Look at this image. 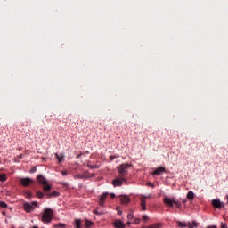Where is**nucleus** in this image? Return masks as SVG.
I'll list each match as a JSON object with an SVG mask.
<instances>
[{
    "instance_id": "obj_1",
    "label": "nucleus",
    "mask_w": 228,
    "mask_h": 228,
    "mask_svg": "<svg viewBox=\"0 0 228 228\" xmlns=\"http://www.w3.org/2000/svg\"><path fill=\"white\" fill-rule=\"evenodd\" d=\"M53 218H54V211H53L52 208H46L41 216V222H43V224H51Z\"/></svg>"
},
{
    "instance_id": "obj_2",
    "label": "nucleus",
    "mask_w": 228,
    "mask_h": 228,
    "mask_svg": "<svg viewBox=\"0 0 228 228\" xmlns=\"http://www.w3.org/2000/svg\"><path fill=\"white\" fill-rule=\"evenodd\" d=\"M37 179L39 184L43 185V190L45 192L51 191V190H53V187H51V185H49V183H47V179L45 178V176L38 175L37 176Z\"/></svg>"
},
{
    "instance_id": "obj_3",
    "label": "nucleus",
    "mask_w": 228,
    "mask_h": 228,
    "mask_svg": "<svg viewBox=\"0 0 228 228\" xmlns=\"http://www.w3.org/2000/svg\"><path fill=\"white\" fill-rule=\"evenodd\" d=\"M131 165L129 164H121L120 166L118 167V174L120 175V177L126 178L127 175V170H129V167Z\"/></svg>"
},
{
    "instance_id": "obj_4",
    "label": "nucleus",
    "mask_w": 228,
    "mask_h": 228,
    "mask_svg": "<svg viewBox=\"0 0 228 228\" xmlns=\"http://www.w3.org/2000/svg\"><path fill=\"white\" fill-rule=\"evenodd\" d=\"M35 206H38V202L34 201L32 203H25L24 204V210L27 213H31V211H33V209H35Z\"/></svg>"
},
{
    "instance_id": "obj_5",
    "label": "nucleus",
    "mask_w": 228,
    "mask_h": 228,
    "mask_svg": "<svg viewBox=\"0 0 228 228\" xmlns=\"http://www.w3.org/2000/svg\"><path fill=\"white\" fill-rule=\"evenodd\" d=\"M126 181V178L120 176L119 178L113 180L112 184L113 186H122V184H124Z\"/></svg>"
},
{
    "instance_id": "obj_6",
    "label": "nucleus",
    "mask_w": 228,
    "mask_h": 228,
    "mask_svg": "<svg viewBox=\"0 0 228 228\" xmlns=\"http://www.w3.org/2000/svg\"><path fill=\"white\" fill-rule=\"evenodd\" d=\"M20 184H22V186L28 187L29 186V184H31V183H33V179L29 178V177H26V178H21L20 180Z\"/></svg>"
},
{
    "instance_id": "obj_7",
    "label": "nucleus",
    "mask_w": 228,
    "mask_h": 228,
    "mask_svg": "<svg viewBox=\"0 0 228 228\" xmlns=\"http://www.w3.org/2000/svg\"><path fill=\"white\" fill-rule=\"evenodd\" d=\"M212 205L214 208H216L217 209H222V208H224V203H222L220 200H213Z\"/></svg>"
},
{
    "instance_id": "obj_8",
    "label": "nucleus",
    "mask_w": 228,
    "mask_h": 228,
    "mask_svg": "<svg viewBox=\"0 0 228 228\" xmlns=\"http://www.w3.org/2000/svg\"><path fill=\"white\" fill-rule=\"evenodd\" d=\"M165 172H167V169L163 167H159L153 171L152 175H161V174Z\"/></svg>"
},
{
    "instance_id": "obj_9",
    "label": "nucleus",
    "mask_w": 228,
    "mask_h": 228,
    "mask_svg": "<svg viewBox=\"0 0 228 228\" xmlns=\"http://www.w3.org/2000/svg\"><path fill=\"white\" fill-rule=\"evenodd\" d=\"M174 202H175V200L168 197L164 198V204H166L168 208H174Z\"/></svg>"
},
{
    "instance_id": "obj_10",
    "label": "nucleus",
    "mask_w": 228,
    "mask_h": 228,
    "mask_svg": "<svg viewBox=\"0 0 228 228\" xmlns=\"http://www.w3.org/2000/svg\"><path fill=\"white\" fill-rule=\"evenodd\" d=\"M90 177H94V174L85 173L84 175H77L75 179H90Z\"/></svg>"
},
{
    "instance_id": "obj_11",
    "label": "nucleus",
    "mask_w": 228,
    "mask_h": 228,
    "mask_svg": "<svg viewBox=\"0 0 228 228\" xmlns=\"http://www.w3.org/2000/svg\"><path fill=\"white\" fill-rule=\"evenodd\" d=\"M115 228H126V224L120 220H115L113 223Z\"/></svg>"
},
{
    "instance_id": "obj_12",
    "label": "nucleus",
    "mask_w": 228,
    "mask_h": 228,
    "mask_svg": "<svg viewBox=\"0 0 228 228\" xmlns=\"http://www.w3.org/2000/svg\"><path fill=\"white\" fill-rule=\"evenodd\" d=\"M47 199H53V197H60V192L53 191L52 193L49 191L45 192Z\"/></svg>"
},
{
    "instance_id": "obj_13",
    "label": "nucleus",
    "mask_w": 228,
    "mask_h": 228,
    "mask_svg": "<svg viewBox=\"0 0 228 228\" xmlns=\"http://www.w3.org/2000/svg\"><path fill=\"white\" fill-rule=\"evenodd\" d=\"M107 197H108V192L103 193V194L100 197V206H104V202H106Z\"/></svg>"
},
{
    "instance_id": "obj_14",
    "label": "nucleus",
    "mask_w": 228,
    "mask_h": 228,
    "mask_svg": "<svg viewBox=\"0 0 228 228\" xmlns=\"http://www.w3.org/2000/svg\"><path fill=\"white\" fill-rule=\"evenodd\" d=\"M121 204H129L131 201V199H129V196H121Z\"/></svg>"
},
{
    "instance_id": "obj_15",
    "label": "nucleus",
    "mask_w": 228,
    "mask_h": 228,
    "mask_svg": "<svg viewBox=\"0 0 228 228\" xmlns=\"http://www.w3.org/2000/svg\"><path fill=\"white\" fill-rule=\"evenodd\" d=\"M55 157L58 159L59 163H61L65 159V156L61 153H60V154L55 153Z\"/></svg>"
},
{
    "instance_id": "obj_16",
    "label": "nucleus",
    "mask_w": 228,
    "mask_h": 228,
    "mask_svg": "<svg viewBox=\"0 0 228 228\" xmlns=\"http://www.w3.org/2000/svg\"><path fill=\"white\" fill-rule=\"evenodd\" d=\"M141 208L142 211H147V205L145 203V199L141 198Z\"/></svg>"
},
{
    "instance_id": "obj_17",
    "label": "nucleus",
    "mask_w": 228,
    "mask_h": 228,
    "mask_svg": "<svg viewBox=\"0 0 228 228\" xmlns=\"http://www.w3.org/2000/svg\"><path fill=\"white\" fill-rule=\"evenodd\" d=\"M195 198V194L193 193V191H190L188 193H187V199L189 200H193V199Z\"/></svg>"
},
{
    "instance_id": "obj_18",
    "label": "nucleus",
    "mask_w": 228,
    "mask_h": 228,
    "mask_svg": "<svg viewBox=\"0 0 228 228\" xmlns=\"http://www.w3.org/2000/svg\"><path fill=\"white\" fill-rule=\"evenodd\" d=\"M177 225L178 227H181V228L188 227V224L186 222L178 221Z\"/></svg>"
},
{
    "instance_id": "obj_19",
    "label": "nucleus",
    "mask_w": 228,
    "mask_h": 228,
    "mask_svg": "<svg viewBox=\"0 0 228 228\" xmlns=\"http://www.w3.org/2000/svg\"><path fill=\"white\" fill-rule=\"evenodd\" d=\"M159 227H161L160 224H154L149 226H142V228H159Z\"/></svg>"
},
{
    "instance_id": "obj_20",
    "label": "nucleus",
    "mask_w": 228,
    "mask_h": 228,
    "mask_svg": "<svg viewBox=\"0 0 228 228\" xmlns=\"http://www.w3.org/2000/svg\"><path fill=\"white\" fill-rule=\"evenodd\" d=\"M198 225H199V223L196 221H193L192 224H191V223H188V228L198 227Z\"/></svg>"
},
{
    "instance_id": "obj_21",
    "label": "nucleus",
    "mask_w": 228,
    "mask_h": 228,
    "mask_svg": "<svg viewBox=\"0 0 228 228\" xmlns=\"http://www.w3.org/2000/svg\"><path fill=\"white\" fill-rule=\"evenodd\" d=\"M54 228H65L67 227V224H63V223H59L58 224H53Z\"/></svg>"
},
{
    "instance_id": "obj_22",
    "label": "nucleus",
    "mask_w": 228,
    "mask_h": 228,
    "mask_svg": "<svg viewBox=\"0 0 228 228\" xmlns=\"http://www.w3.org/2000/svg\"><path fill=\"white\" fill-rule=\"evenodd\" d=\"M75 228H81V221L79 219L75 220Z\"/></svg>"
},
{
    "instance_id": "obj_23",
    "label": "nucleus",
    "mask_w": 228,
    "mask_h": 228,
    "mask_svg": "<svg viewBox=\"0 0 228 228\" xmlns=\"http://www.w3.org/2000/svg\"><path fill=\"white\" fill-rule=\"evenodd\" d=\"M93 224H94V222L88 219L86 220V223H85L86 227H92Z\"/></svg>"
},
{
    "instance_id": "obj_24",
    "label": "nucleus",
    "mask_w": 228,
    "mask_h": 228,
    "mask_svg": "<svg viewBox=\"0 0 228 228\" xmlns=\"http://www.w3.org/2000/svg\"><path fill=\"white\" fill-rule=\"evenodd\" d=\"M7 177H6V174H2L0 175V181L2 183H4V181H6Z\"/></svg>"
},
{
    "instance_id": "obj_25",
    "label": "nucleus",
    "mask_w": 228,
    "mask_h": 228,
    "mask_svg": "<svg viewBox=\"0 0 228 228\" xmlns=\"http://www.w3.org/2000/svg\"><path fill=\"white\" fill-rule=\"evenodd\" d=\"M37 197L38 199H44V192L40 191H37Z\"/></svg>"
},
{
    "instance_id": "obj_26",
    "label": "nucleus",
    "mask_w": 228,
    "mask_h": 228,
    "mask_svg": "<svg viewBox=\"0 0 228 228\" xmlns=\"http://www.w3.org/2000/svg\"><path fill=\"white\" fill-rule=\"evenodd\" d=\"M0 208H8V204L4 201H0Z\"/></svg>"
},
{
    "instance_id": "obj_27",
    "label": "nucleus",
    "mask_w": 228,
    "mask_h": 228,
    "mask_svg": "<svg viewBox=\"0 0 228 228\" xmlns=\"http://www.w3.org/2000/svg\"><path fill=\"white\" fill-rule=\"evenodd\" d=\"M127 218H128V220H133V218H134V216L133 215V213H129L127 215Z\"/></svg>"
},
{
    "instance_id": "obj_28",
    "label": "nucleus",
    "mask_w": 228,
    "mask_h": 228,
    "mask_svg": "<svg viewBox=\"0 0 228 228\" xmlns=\"http://www.w3.org/2000/svg\"><path fill=\"white\" fill-rule=\"evenodd\" d=\"M22 158H24V155L20 154V156L17 157L16 161L19 163V161H20Z\"/></svg>"
},
{
    "instance_id": "obj_29",
    "label": "nucleus",
    "mask_w": 228,
    "mask_h": 228,
    "mask_svg": "<svg viewBox=\"0 0 228 228\" xmlns=\"http://www.w3.org/2000/svg\"><path fill=\"white\" fill-rule=\"evenodd\" d=\"M174 204H175V206L177 207V208H181V202L180 201H178V200H175L174 201Z\"/></svg>"
},
{
    "instance_id": "obj_30",
    "label": "nucleus",
    "mask_w": 228,
    "mask_h": 228,
    "mask_svg": "<svg viewBox=\"0 0 228 228\" xmlns=\"http://www.w3.org/2000/svg\"><path fill=\"white\" fill-rule=\"evenodd\" d=\"M140 222H141V219L140 218H136V219H134V224H135V225H138L140 224Z\"/></svg>"
},
{
    "instance_id": "obj_31",
    "label": "nucleus",
    "mask_w": 228,
    "mask_h": 228,
    "mask_svg": "<svg viewBox=\"0 0 228 228\" xmlns=\"http://www.w3.org/2000/svg\"><path fill=\"white\" fill-rule=\"evenodd\" d=\"M142 220H143V222H147V220H149V216H147L146 215H143Z\"/></svg>"
},
{
    "instance_id": "obj_32",
    "label": "nucleus",
    "mask_w": 228,
    "mask_h": 228,
    "mask_svg": "<svg viewBox=\"0 0 228 228\" xmlns=\"http://www.w3.org/2000/svg\"><path fill=\"white\" fill-rule=\"evenodd\" d=\"M35 172H37V168L36 167H32L30 169V174H35Z\"/></svg>"
},
{
    "instance_id": "obj_33",
    "label": "nucleus",
    "mask_w": 228,
    "mask_h": 228,
    "mask_svg": "<svg viewBox=\"0 0 228 228\" xmlns=\"http://www.w3.org/2000/svg\"><path fill=\"white\" fill-rule=\"evenodd\" d=\"M221 228H227V224L222 223V224H221Z\"/></svg>"
},
{
    "instance_id": "obj_34",
    "label": "nucleus",
    "mask_w": 228,
    "mask_h": 228,
    "mask_svg": "<svg viewBox=\"0 0 228 228\" xmlns=\"http://www.w3.org/2000/svg\"><path fill=\"white\" fill-rule=\"evenodd\" d=\"M115 158H118V157H117V156H110V161H113V159H115Z\"/></svg>"
},
{
    "instance_id": "obj_35",
    "label": "nucleus",
    "mask_w": 228,
    "mask_h": 228,
    "mask_svg": "<svg viewBox=\"0 0 228 228\" xmlns=\"http://www.w3.org/2000/svg\"><path fill=\"white\" fill-rule=\"evenodd\" d=\"M61 174H62V175L65 176V175H67L69 173H68L67 171H62Z\"/></svg>"
},
{
    "instance_id": "obj_36",
    "label": "nucleus",
    "mask_w": 228,
    "mask_h": 228,
    "mask_svg": "<svg viewBox=\"0 0 228 228\" xmlns=\"http://www.w3.org/2000/svg\"><path fill=\"white\" fill-rule=\"evenodd\" d=\"M94 215H101V213H99V211H97V210H94Z\"/></svg>"
},
{
    "instance_id": "obj_37",
    "label": "nucleus",
    "mask_w": 228,
    "mask_h": 228,
    "mask_svg": "<svg viewBox=\"0 0 228 228\" xmlns=\"http://www.w3.org/2000/svg\"><path fill=\"white\" fill-rule=\"evenodd\" d=\"M110 198L115 199V194L111 193Z\"/></svg>"
},
{
    "instance_id": "obj_38",
    "label": "nucleus",
    "mask_w": 228,
    "mask_h": 228,
    "mask_svg": "<svg viewBox=\"0 0 228 228\" xmlns=\"http://www.w3.org/2000/svg\"><path fill=\"white\" fill-rule=\"evenodd\" d=\"M148 186H154V184H152V183H149Z\"/></svg>"
},
{
    "instance_id": "obj_39",
    "label": "nucleus",
    "mask_w": 228,
    "mask_h": 228,
    "mask_svg": "<svg viewBox=\"0 0 228 228\" xmlns=\"http://www.w3.org/2000/svg\"><path fill=\"white\" fill-rule=\"evenodd\" d=\"M28 197H31V192H28Z\"/></svg>"
},
{
    "instance_id": "obj_40",
    "label": "nucleus",
    "mask_w": 228,
    "mask_h": 228,
    "mask_svg": "<svg viewBox=\"0 0 228 228\" xmlns=\"http://www.w3.org/2000/svg\"><path fill=\"white\" fill-rule=\"evenodd\" d=\"M118 215H122V211H118Z\"/></svg>"
},
{
    "instance_id": "obj_41",
    "label": "nucleus",
    "mask_w": 228,
    "mask_h": 228,
    "mask_svg": "<svg viewBox=\"0 0 228 228\" xmlns=\"http://www.w3.org/2000/svg\"><path fill=\"white\" fill-rule=\"evenodd\" d=\"M126 224H127V225H129L131 224V222H127Z\"/></svg>"
},
{
    "instance_id": "obj_42",
    "label": "nucleus",
    "mask_w": 228,
    "mask_h": 228,
    "mask_svg": "<svg viewBox=\"0 0 228 228\" xmlns=\"http://www.w3.org/2000/svg\"><path fill=\"white\" fill-rule=\"evenodd\" d=\"M89 167H90V168H94V167H93V166H89Z\"/></svg>"
},
{
    "instance_id": "obj_43",
    "label": "nucleus",
    "mask_w": 228,
    "mask_h": 228,
    "mask_svg": "<svg viewBox=\"0 0 228 228\" xmlns=\"http://www.w3.org/2000/svg\"><path fill=\"white\" fill-rule=\"evenodd\" d=\"M144 199H149V196L148 197H144Z\"/></svg>"
}]
</instances>
